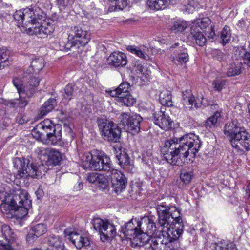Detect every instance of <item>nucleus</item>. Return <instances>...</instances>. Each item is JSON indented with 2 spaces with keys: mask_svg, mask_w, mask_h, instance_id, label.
Listing matches in <instances>:
<instances>
[{
  "mask_svg": "<svg viewBox=\"0 0 250 250\" xmlns=\"http://www.w3.org/2000/svg\"><path fill=\"white\" fill-rule=\"evenodd\" d=\"M201 146L199 137L190 133L174 140L166 141L161 150L167 163L181 166L188 156L194 158Z\"/></svg>",
  "mask_w": 250,
  "mask_h": 250,
  "instance_id": "1",
  "label": "nucleus"
},
{
  "mask_svg": "<svg viewBox=\"0 0 250 250\" xmlns=\"http://www.w3.org/2000/svg\"><path fill=\"white\" fill-rule=\"evenodd\" d=\"M156 209L163 235L167 239L177 241L184 228L179 211L175 207L167 205L165 203L157 205Z\"/></svg>",
  "mask_w": 250,
  "mask_h": 250,
  "instance_id": "2",
  "label": "nucleus"
},
{
  "mask_svg": "<svg viewBox=\"0 0 250 250\" xmlns=\"http://www.w3.org/2000/svg\"><path fill=\"white\" fill-rule=\"evenodd\" d=\"M0 200H2L0 206L2 212L9 214L13 211L19 218L26 215L32 206L28 192L20 188L14 190L10 194H7L5 191L0 190Z\"/></svg>",
  "mask_w": 250,
  "mask_h": 250,
  "instance_id": "3",
  "label": "nucleus"
},
{
  "mask_svg": "<svg viewBox=\"0 0 250 250\" xmlns=\"http://www.w3.org/2000/svg\"><path fill=\"white\" fill-rule=\"evenodd\" d=\"M147 217L145 216L140 220L132 218L122 226L119 230L121 240L129 239L132 247L144 246L149 236L146 234Z\"/></svg>",
  "mask_w": 250,
  "mask_h": 250,
  "instance_id": "4",
  "label": "nucleus"
},
{
  "mask_svg": "<svg viewBox=\"0 0 250 250\" xmlns=\"http://www.w3.org/2000/svg\"><path fill=\"white\" fill-rule=\"evenodd\" d=\"M39 8L24 9L23 28L30 34H35L39 38H44V36L51 34L54 30V21H45L40 24L37 21L40 19Z\"/></svg>",
  "mask_w": 250,
  "mask_h": 250,
  "instance_id": "5",
  "label": "nucleus"
},
{
  "mask_svg": "<svg viewBox=\"0 0 250 250\" xmlns=\"http://www.w3.org/2000/svg\"><path fill=\"white\" fill-rule=\"evenodd\" d=\"M224 133L229 139L232 147L240 154H243L244 150H250V134L236 121L226 124Z\"/></svg>",
  "mask_w": 250,
  "mask_h": 250,
  "instance_id": "6",
  "label": "nucleus"
},
{
  "mask_svg": "<svg viewBox=\"0 0 250 250\" xmlns=\"http://www.w3.org/2000/svg\"><path fill=\"white\" fill-rule=\"evenodd\" d=\"M81 159L83 163H85L82 164L84 169L102 170L109 172L113 168L109 158L98 150L84 153Z\"/></svg>",
  "mask_w": 250,
  "mask_h": 250,
  "instance_id": "7",
  "label": "nucleus"
},
{
  "mask_svg": "<svg viewBox=\"0 0 250 250\" xmlns=\"http://www.w3.org/2000/svg\"><path fill=\"white\" fill-rule=\"evenodd\" d=\"M13 165L18 172L15 177L17 179L31 177L39 178L42 177L39 167L35 163L30 164L29 160L23 158L16 157L13 160Z\"/></svg>",
  "mask_w": 250,
  "mask_h": 250,
  "instance_id": "8",
  "label": "nucleus"
},
{
  "mask_svg": "<svg viewBox=\"0 0 250 250\" xmlns=\"http://www.w3.org/2000/svg\"><path fill=\"white\" fill-rule=\"evenodd\" d=\"M97 123L102 138L105 141L113 143L119 142L121 130L116 124L104 118H98Z\"/></svg>",
  "mask_w": 250,
  "mask_h": 250,
  "instance_id": "9",
  "label": "nucleus"
},
{
  "mask_svg": "<svg viewBox=\"0 0 250 250\" xmlns=\"http://www.w3.org/2000/svg\"><path fill=\"white\" fill-rule=\"evenodd\" d=\"M120 124L124 126L127 131L135 134L140 131V123L142 121V117L139 115L130 116V114L123 113L119 117Z\"/></svg>",
  "mask_w": 250,
  "mask_h": 250,
  "instance_id": "10",
  "label": "nucleus"
},
{
  "mask_svg": "<svg viewBox=\"0 0 250 250\" xmlns=\"http://www.w3.org/2000/svg\"><path fill=\"white\" fill-rule=\"evenodd\" d=\"M56 126L57 124L54 125L49 119H45L36 125L32 131V135L37 139L42 141L45 139L47 134L56 129Z\"/></svg>",
  "mask_w": 250,
  "mask_h": 250,
  "instance_id": "11",
  "label": "nucleus"
},
{
  "mask_svg": "<svg viewBox=\"0 0 250 250\" xmlns=\"http://www.w3.org/2000/svg\"><path fill=\"white\" fill-rule=\"evenodd\" d=\"M108 173L112 179V188L114 191L118 194L125 189L127 184V179L125 175L113 168Z\"/></svg>",
  "mask_w": 250,
  "mask_h": 250,
  "instance_id": "12",
  "label": "nucleus"
},
{
  "mask_svg": "<svg viewBox=\"0 0 250 250\" xmlns=\"http://www.w3.org/2000/svg\"><path fill=\"white\" fill-rule=\"evenodd\" d=\"M152 117L154 124L161 129L168 130L172 128L173 122L168 116L166 115L161 111H155Z\"/></svg>",
  "mask_w": 250,
  "mask_h": 250,
  "instance_id": "13",
  "label": "nucleus"
},
{
  "mask_svg": "<svg viewBox=\"0 0 250 250\" xmlns=\"http://www.w3.org/2000/svg\"><path fill=\"white\" fill-rule=\"evenodd\" d=\"M65 237L68 239L78 249L89 246L90 242L87 238L83 237L75 231H64Z\"/></svg>",
  "mask_w": 250,
  "mask_h": 250,
  "instance_id": "14",
  "label": "nucleus"
},
{
  "mask_svg": "<svg viewBox=\"0 0 250 250\" xmlns=\"http://www.w3.org/2000/svg\"><path fill=\"white\" fill-rule=\"evenodd\" d=\"M74 33L72 42L73 45L79 44L81 46H85L89 42L90 34L87 31L83 30L81 27H75Z\"/></svg>",
  "mask_w": 250,
  "mask_h": 250,
  "instance_id": "15",
  "label": "nucleus"
},
{
  "mask_svg": "<svg viewBox=\"0 0 250 250\" xmlns=\"http://www.w3.org/2000/svg\"><path fill=\"white\" fill-rule=\"evenodd\" d=\"M107 63L112 66L117 67L124 66L127 63V57L122 52H114L107 59Z\"/></svg>",
  "mask_w": 250,
  "mask_h": 250,
  "instance_id": "16",
  "label": "nucleus"
},
{
  "mask_svg": "<svg viewBox=\"0 0 250 250\" xmlns=\"http://www.w3.org/2000/svg\"><path fill=\"white\" fill-rule=\"evenodd\" d=\"M196 25L199 29L202 30L205 32L206 35L208 38L213 39L215 36V31L213 27L210 25L211 24V21L208 17H204L201 19H199L196 21Z\"/></svg>",
  "mask_w": 250,
  "mask_h": 250,
  "instance_id": "17",
  "label": "nucleus"
},
{
  "mask_svg": "<svg viewBox=\"0 0 250 250\" xmlns=\"http://www.w3.org/2000/svg\"><path fill=\"white\" fill-rule=\"evenodd\" d=\"M35 74L29 73V76L26 77L28 81L24 85L23 92L28 96H31L35 92V88L39 85L40 79L36 76L37 74Z\"/></svg>",
  "mask_w": 250,
  "mask_h": 250,
  "instance_id": "18",
  "label": "nucleus"
},
{
  "mask_svg": "<svg viewBox=\"0 0 250 250\" xmlns=\"http://www.w3.org/2000/svg\"><path fill=\"white\" fill-rule=\"evenodd\" d=\"M48 247L45 250H69L65 248L62 239L58 235H50L47 239Z\"/></svg>",
  "mask_w": 250,
  "mask_h": 250,
  "instance_id": "19",
  "label": "nucleus"
},
{
  "mask_svg": "<svg viewBox=\"0 0 250 250\" xmlns=\"http://www.w3.org/2000/svg\"><path fill=\"white\" fill-rule=\"evenodd\" d=\"M184 104L185 105V104ZM185 104H187L190 109L193 108V105L196 109L201 107L202 105L205 107L209 105L213 106L215 109L218 107L217 104H215L213 101H208L207 99H205L203 96L201 97V100L200 102H197L195 99L194 97L192 96L191 97L187 99V103H185Z\"/></svg>",
  "mask_w": 250,
  "mask_h": 250,
  "instance_id": "20",
  "label": "nucleus"
},
{
  "mask_svg": "<svg viewBox=\"0 0 250 250\" xmlns=\"http://www.w3.org/2000/svg\"><path fill=\"white\" fill-rule=\"evenodd\" d=\"M165 241V237L163 234L161 236L151 238L149 236V239L146 241L145 245H149L152 250H166Z\"/></svg>",
  "mask_w": 250,
  "mask_h": 250,
  "instance_id": "21",
  "label": "nucleus"
},
{
  "mask_svg": "<svg viewBox=\"0 0 250 250\" xmlns=\"http://www.w3.org/2000/svg\"><path fill=\"white\" fill-rule=\"evenodd\" d=\"M177 0H147L149 8L152 10H159L166 8L169 4H175Z\"/></svg>",
  "mask_w": 250,
  "mask_h": 250,
  "instance_id": "22",
  "label": "nucleus"
},
{
  "mask_svg": "<svg viewBox=\"0 0 250 250\" xmlns=\"http://www.w3.org/2000/svg\"><path fill=\"white\" fill-rule=\"evenodd\" d=\"M190 38L199 46L205 45L207 39L196 25H192L190 29Z\"/></svg>",
  "mask_w": 250,
  "mask_h": 250,
  "instance_id": "23",
  "label": "nucleus"
},
{
  "mask_svg": "<svg viewBox=\"0 0 250 250\" xmlns=\"http://www.w3.org/2000/svg\"><path fill=\"white\" fill-rule=\"evenodd\" d=\"M120 153L116 155L118 163L123 169L127 171H131L133 168V166L130 163V158L125 150L119 149Z\"/></svg>",
  "mask_w": 250,
  "mask_h": 250,
  "instance_id": "24",
  "label": "nucleus"
},
{
  "mask_svg": "<svg viewBox=\"0 0 250 250\" xmlns=\"http://www.w3.org/2000/svg\"><path fill=\"white\" fill-rule=\"evenodd\" d=\"M61 125L57 124L56 129L53 131L47 134L46 137L47 144L55 145L60 143L62 140Z\"/></svg>",
  "mask_w": 250,
  "mask_h": 250,
  "instance_id": "25",
  "label": "nucleus"
},
{
  "mask_svg": "<svg viewBox=\"0 0 250 250\" xmlns=\"http://www.w3.org/2000/svg\"><path fill=\"white\" fill-rule=\"evenodd\" d=\"M130 89V85L127 82H124L121 83L119 86L114 89L108 90V92L112 97H116L117 99L119 98L120 96H123L129 93Z\"/></svg>",
  "mask_w": 250,
  "mask_h": 250,
  "instance_id": "26",
  "label": "nucleus"
},
{
  "mask_svg": "<svg viewBox=\"0 0 250 250\" xmlns=\"http://www.w3.org/2000/svg\"><path fill=\"white\" fill-rule=\"evenodd\" d=\"M174 53L173 61H176L179 63L183 64L189 61V55L186 48L183 46H180L175 49Z\"/></svg>",
  "mask_w": 250,
  "mask_h": 250,
  "instance_id": "27",
  "label": "nucleus"
},
{
  "mask_svg": "<svg viewBox=\"0 0 250 250\" xmlns=\"http://www.w3.org/2000/svg\"><path fill=\"white\" fill-rule=\"evenodd\" d=\"M116 229L115 226L109 223L99 235L101 240L103 242H105L113 239L116 236Z\"/></svg>",
  "mask_w": 250,
  "mask_h": 250,
  "instance_id": "28",
  "label": "nucleus"
},
{
  "mask_svg": "<svg viewBox=\"0 0 250 250\" xmlns=\"http://www.w3.org/2000/svg\"><path fill=\"white\" fill-rule=\"evenodd\" d=\"M62 159V154L58 150L50 148L47 156V163L48 165H59Z\"/></svg>",
  "mask_w": 250,
  "mask_h": 250,
  "instance_id": "29",
  "label": "nucleus"
},
{
  "mask_svg": "<svg viewBox=\"0 0 250 250\" xmlns=\"http://www.w3.org/2000/svg\"><path fill=\"white\" fill-rule=\"evenodd\" d=\"M44 65L45 63L42 57H35L32 59L30 66L27 71L29 73H31V71H33L34 73L37 74L44 67Z\"/></svg>",
  "mask_w": 250,
  "mask_h": 250,
  "instance_id": "30",
  "label": "nucleus"
},
{
  "mask_svg": "<svg viewBox=\"0 0 250 250\" xmlns=\"http://www.w3.org/2000/svg\"><path fill=\"white\" fill-rule=\"evenodd\" d=\"M242 62L238 60L231 63L228 68L227 76L233 77L240 75L242 72Z\"/></svg>",
  "mask_w": 250,
  "mask_h": 250,
  "instance_id": "31",
  "label": "nucleus"
},
{
  "mask_svg": "<svg viewBox=\"0 0 250 250\" xmlns=\"http://www.w3.org/2000/svg\"><path fill=\"white\" fill-rule=\"evenodd\" d=\"M56 105L57 102L55 99L50 98L48 99L41 108L40 111L41 116H45L48 113L52 111Z\"/></svg>",
  "mask_w": 250,
  "mask_h": 250,
  "instance_id": "32",
  "label": "nucleus"
},
{
  "mask_svg": "<svg viewBox=\"0 0 250 250\" xmlns=\"http://www.w3.org/2000/svg\"><path fill=\"white\" fill-rule=\"evenodd\" d=\"M109 224L107 220H104L98 217H95L92 220V224L94 229L100 234L104 229Z\"/></svg>",
  "mask_w": 250,
  "mask_h": 250,
  "instance_id": "33",
  "label": "nucleus"
},
{
  "mask_svg": "<svg viewBox=\"0 0 250 250\" xmlns=\"http://www.w3.org/2000/svg\"><path fill=\"white\" fill-rule=\"evenodd\" d=\"M159 100L162 104L171 106L173 105L172 95L170 91L163 90L159 95Z\"/></svg>",
  "mask_w": 250,
  "mask_h": 250,
  "instance_id": "34",
  "label": "nucleus"
},
{
  "mask_svg": "<svg viewBox=\"0 0 250 250\" xmlns=\"http://www.w3.org/2000/svg\"><path fill=\"white\" fill-rule=\"evenodd\" d=\"M221 118L220 112L217 111L213 115L208 118L204 122V125L208 129H209L212 127H215L218 120Z\"/></svg>",
  "mask_w": 250,
  "mask_h": 250,
  "instance_id": "35",
  "label": "nucleus"
},
{
  "mask_svg": "<svg viewBox=\"0 0 250 250\" xmlns=\"http://www.w3.org/2000/svg\"><path fill=\"white\" fill-rule=\"evenodd\" d=\"M231 36L232 32L230 28L228 25L224 26L220 33L222 44L225 45L230 42Z\"/></svg>",
  "mask_w": 250,
  "mask_h": 250,
  "instance_id": "36",
  "label": "nucleus"
},
{
  "mask_svg": "<svg viewBox=\"0 0 250 250\" xmlns=\"http://www.w3.org/2000/svg\"><path fill=\"white\" fill-rule=\"evenodd\" d=\"M111 5L109 6L108 10L110 12L122 10L125 8L127 2L126 0H110Z\"/></svg>",
  "mask_w": 250,
  "mask_h": 250,
  "instance_id": "37",
  "label": "nucleus"
},
{
  "mask_svg": "<svg viewBox=\"0 0 250 250\" xmlns=\"http://www.w3.org/2000/svg\"><path fill=\"white\" fill-rule=\"evenodd\" d=\"M1 232L5 239L9 241H14L16 239V234L9 226L3 225L1 227Z\"/></svg>",
  "mask_w": 250,
  "mask_h": 250,
  "instance_id": "38",
  "label": "nucleus"
},
{
  "mask_svg": "<svg viewBox=\"0 0 250 250\" xmlns=\"http://www.w3.org/2000/svg\"><path fill=\"white\" fill-rule=\"evenodd\" d=\"M117 100L121 105L126 106H132L136 102L135 99L129 93L126 94L125 96L119 97Z\"/></svg>",
  "mask_w": 250,
  "mask_h": 250,
  "instance_id": "39",
  "label": "nucleus"
},
{
  "mask_svg": "<svg viewBox=\"0 0 250 250\" xmlns=\"http://www.w3.org/2000/svg\"><path fill=\"white\" fill-rule=\"evenodd\" d=\"M187 26L188 23L186 21L178 20L173 22V25L170 27V30L175 33L182 32L185 30Z\"/></svg>",
  "mask_w": 250,
  "mask_h": 250,
  "instance_id": "40",
  "label": "nucleus"
},
{
  "mask_svg": "<svg viewBox=\"0 0 250 250\" xmlns=\"http://www.w3.org/2000/svg\"><path fill=\"white\" fill-rule=\"evenodd\" d=\"M9 56V52L6 48H0V69L5 67V63H6V65H8Z\"/></svg>",
  "mask_w": 250,
  "mask_h": 250,
  "instance_id": "41",
  "label": "nucleus"
},
{
  "mask_svg": "<svg viewBox=\"0 0 250 250\" xmlns=\"http://www.w3.org/2000/svg\"><path fill=\"white\" fill-rule=\"evenodd\" d=\"M213 250H237L234 244H227L225 242L215 243L213 244Z\"/></svg>",
  "mask_w": 250,
  "mask_h": 250,
  "instance_id": "42",
  "label": "nucleus"
},
{
  "mask_svg": "<svg viewBox=\"0 0 250 250\" xmlns=\"http://www.w3.org/2000/svg\"><path fill=\"white\" fill-rule=\"evenodd\" d=\"M127 51L136 55L140 58L146 60L148 57L146 54H145L141 49L138 48L134 45H128L126 47Z\"/></svg>",
  "mask_w": 250,
  "mask_h": 250,
  "instance_id": "43",
  "label": "nucleus"
},
{
  "mask_svg": "<svg viewBox=\"0 0 250 250\" xmlns=\"http://www.w3.org/2000/svg\"><path fill=\"white\" fill-rule=\"evenodd\" d=\"M32 231L35 233L38 236L44 234L47 231V228L45 224L39 223L36 224L31 228Z\"/></svg>",
  "mask_w": 250,
  "mask_h": 250,
  "instance_id": "44",
  "label": "nucleus"
},
{
  "mask_svg": "<svg viewBox=\"0 0 250 250\" xmlns=\"http://www.w3.org/2000/svg\"><path fill=\"white\" fill-rule=\"evenodd\" d=\"M103 174H98L97 185L103 189H106L108 186L109 180L107 177Z\"/></svg>",
  "mask_w": 250,
  "mask_h": 250,
  "instance_id": "45",
  "label": "nucleus"
},
{
  "mask_svg": "<svg viewBox=\"0 0 250 250\" xmlns=\"http://www.w3.org/2000/svg\"><path fill=\"white\" fill-rule=\"evenodd\" d=\"M193 174L191 171H187L185 170H183L180 174V178L181 181L185 185H188L191 182Z\"/></svg>",
  "mask_w": 250,
  "mask_h": 250,
  "instance_id": "46",
  "label": "nucleus"
},
{
  "mask_svg": "<svg viewBox=\"0 0 250 250\" xmlns=\"http://www.w3.org/2000/svg\"><path fill=\"white\" fill-rule=\"evenodd\" d=\"M24 9L17 10L13 15V17L15 21H17L18 26H21L23 27L24 21Z\"/></svg>",
  "mask_w": 250,
  "mask_h": 250,
  "instance_id": "47",
  "label": "nucleus"
},
{
  "mask_svg": "<svg viewBox=\"0 0 250 250\" xmlns=\"http://www.w3.org/2000/svg\"><path fill=\"white\" fill-rule=\"evenodd\" d=\"M74 89L73 86L70 84H67L64 88V93L63 95V100L66 102H68L72 99Z\"/></svg>",
  "mask_w": 250,
  "mask_h": 250,
  "instance_id": "48",
  "label": "nucleus"
},
{
  "mask_svg": "<svg viewBox=\"0 0 250 250\" xmlns=\"http://www.w3.org/2000/svg\"><path fill=\"white\" fill-rule=\"evenodd\" d=\"M164 243L166 245V250H178L179 243L177 241L172 240L165 237Z\"/></svg>",
  "mask_w": 250,
  "mask_h": 250,
  "instance_id": "49",
  "label": "nucleus"
},
{
  "mask_svg": "<svg viewBox=\"0 0 250 250\" xmlns=\"http://www.w3.org/2000/svg\"><path fill=\"white\" fill-rule=\"evenodd\" d=\"M226 84V81L220 78H216L213 81L212 85L215 91H221Z\"/></svg>",
  "mask_w": 250,
  "mask_h": 250,
  "instance_id": "50",
  "label": "nucleus"
},
{
  "mask_svg": "<svg viewBox=\"0 0 250 250\" xmlns=\"http://www.w3.org/2000/svg\"><path fill=\"white\" fill-rule=\"evenodd\" d=\"M147 227H146V234L151 235L155 231L156 225L155 223L153 220L152 217H147Z\"/></svg>",
  "mask_w": 250,
  "mask_h": 250,
  "instance_id": "51",
  "label": "nucleus"
},
{
  "mask_svg": "<svg viewBox=\"0 0 250 250\" xmlns=\"http://www.w3.org/2000/svg\"><path fill=\"white\" fill-rule=\"evenodd\" d=\"M13 83L15 87L17 88L19 95L23 92V87L22 82L21 78L18 77L14 78L13 79Z\"/></svg>",
  "mask_w": 250,
  "mask_h": 250,
  "instance_id": "52",
  "label": "nucleus"
},
{
  "mask_svg": "<svg viewBox=\"0 0 250 250\" xmlns=\"http://www.w3.org/2000/svg\"><path fill=\"white\" fill-rule=\"evenodd\" d=\"M50 150V148L38 147L35 150V153L40 158H41L43 156H48Z\"/></svg>",
  "mask_w": 250,
  "mask_h": 250,
  "instance_id": "53",
  "label": "nucleus"
},
{
  "mask_svg": "<svg viewBox=\"0 0 250 250\" xmlns=\"http://www.w3.org/2000/svg\"><path fill=\"white\" fill-rule=\"evenodd\" d=\"M72 0H56V4L60 8L65 9L70 5Z\"/></svg>",
  "mask_w": 250,
  "mask_h": 250,
  "instance_id": "54",
  "label": "nucleus"
},
{
  "mask_svg": "<svg viewBox=\"0 0 250 250\" xmlns=\"http://www.w3.org/2000/svg\"><path fill=\"white\" fill-rule=\"evenodd\" d=\"M28 104V101L26 99V98H21L20 96L16 107L18 106L21 109V111H23L24 110L25 107Z\"/></svg>",
  "mask_w": 250,
  "mask_h": 250,
  "instance_id": "55",
  "label": "nucleus"
},
{
  "mask_svg": "<svg viewBox=\"0 0 250 250\" xmlns=\"http://www.w3.org/2000/svg\"><path fill=\"white\" fill-rule=\"evenodd\" d=\"M39 236H38L35 232H33L31 229L27 235L26 240L29 243H32L36 240Z\"/></svg>",
  "mask_w": 250,
  "mask_h": 250,
  "instance_id": "56",
  "label": "nucleus"
},
{
  "mask_svg": "<svg viewBox=\"0 0 250 250\" xmlns=\"http://www.w3.org/2000/svg\"><path fill=\"white\" fill-rule=\"evenodd\" d=\"M18 99H12L10 100H3V104L7 106L10 107H15L17 105Z\"/></svg>",
  "mask_w": 250,
  "mask_h": 250,
  "instance_id": "57",
  "label": "nucleus"
},
{
  "mask_svg": "<svg viewBox=\"0 0 250 250\" xmlns=\"http://www.w3.org/2000/svg\"><path fill=\"white\" fill-rule=\"evenodd\" d=\"M97 173L92 172L89 173L87 176V180L90 183L97 185V179L98 177Z\"/></svg>",
  "mask_w": 250,
  "mask_h": 250,
  "instance_id": "58",
  "label": "nucleus"
},
{
  "mask_svg": "<svg viewBox=\"0 0 250 250\" xmlns=\"http://www.w3.org/2000/svg\"><path fill=\"white\" fill-rule=\"evenodd\" d=\"M193 96L192 91L190 89H186L182 91V97L183 104H185L187 103V99Z\"/></svg>",
  "mask_w": 250,
  "mask_h": 250,
  "instance_id": "59",
  "label": "nucleus"
},
{
  "mask_svg": "<svg viewBox=\"0 0 250 250\" xmlns=\"http://www.w3.org/2000/svg\"><path fill=\"white\" fill-rule=\"evenodd\" d=\"M212 56L215 59L222 61L223 60L224 54L220 50H215L213 51Z\"/></svg>",
  "mask_w": 250,
  "mask_h": 250,
  "instance_id": "60",
  "label": "nucleus"
},
{
  "mask_svg": "<svg viewBox=\"0 0 250 250\" xmlns=\"http://www.w3.org/2000/svg\"><path fill=\"white\" fill-rule=\"evenodd\" d=\"M243 62L250 67V52L246 51L244 54Z\"/></svg>",
  "mask_w": 250,
  "mask_h": 250,
  "instance_id": "61",
  "label": "nucleus"
},
{
  "mask_svg": "<svg viewBox=\"0 0 250 250\" xmlns=\"http://www.w3.org/2000/svg\"><path fill=\"white\" fill-rule=\"evenodd\" d=\"M29 121V118L25 116H19L17 117L16 121L19 124L22 125L27 123Z\"/></svg>",
  "mask_w": 250,
  "mask_h": 250,
  "instance_id": "62",
  "label": "nucleus"
},
{
  "mask_svg": "<svg viewBox=\"0 0 250 250\" xmlns=\"http://www.w3.org/2000/svg\"><path fill=\"white\" fill-rule=\"evenodd\" d=\"M0 250H14V249L9 243L0 242Z\"/></svg>",
  "mask_w": 250,
  "mask_h": 250,
  "instance_id": "63",
  "label": "nucleus"
},
{
  "mask_svg": "<svg viewBox=\"0 0 250 250\" xmlns=\"http://www.w3.org/2000/svg\"><path fill=\"white\" fill-rule=\"evenodd\" d=\"M83 188V184L82 182L78 181L73 186V191H80Z\"/></svg>",
  "mask_w": 250,
  "mask_h": 250,
  "instance_id": "64",
  "label": "nucleus"
}]
</instances>
